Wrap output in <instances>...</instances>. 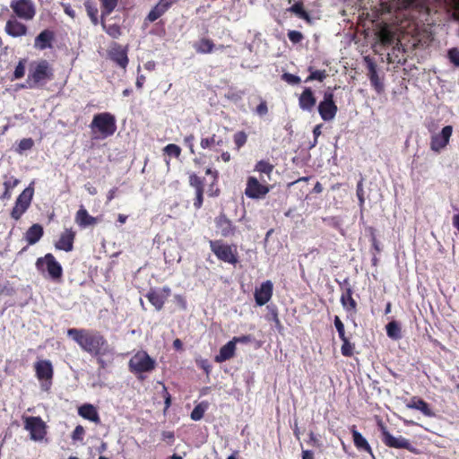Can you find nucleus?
I'll list each match as a JSON object with an SVG mask.
<instances>
[{
	"label": "nucleus",
	"instance_id": "nucleus-8",
	"mask_svg": "<svg viewBox=\"0 0 459 459\" xmlns=\"http://www.w3.org/2000/svg\"><path fill=\"white\" fill-rule=\"evenodd\" d=\"M24 429L30 432V439L41 441L46 436V423L40 417L23 416Z\"/></svg>",
	"mask_w": 459,
	"mask_h": 459
},
{
	"label": "nucleus",
	"instance_id": "nucleus-50",
	"mask_svg": "<svg viewBox=\"0 0 459 459\" xmlns=\"http://www.w3.org/2000/svg\"><path fill=\"white\" fill-rule=\"evenodd\" d=\"M288 38L292 43L296 44L302 40L303 35L298 30H290L288 32Z\"/></svg>",
	"mask_w": 459,
	"mask_h": 459
},
{
	"label": "nucleus",
	"instance_id": "nucleus-64",
	"mask_svg": "<svg viewBox=\"0 0 459 459\" xmlns=\"http://www.w3.org/2000/svg\"><path fill=\"white\" fill-rule=\"evenodd\" d=\"M453 226L459 231V212L453 216Z\"/></svg>",
	"mask_w": 459,
	"mask_h": 459
},
{
	"label": "nucleus",
	"instance_id": "nucleus-14",
	"mask_svg": "<svg viewBox=\"0 0 459 459\" xmlns=\"http://www.w3.org/2000/svg\"><path fill=\"white\" fill-rule=\"evenodd\" d=\"M269 187L259 182L255 177H249L247 182L245 194L247 197L252 199L264 198L269 192Z\"/></svg>",
	"mask_w": 459,
	"mask_h": 459
},
{
	"label": "nucleus",
	"instance_id": "nucleus-35",
	"mask_svg": "<svg viewBox=\"0 0 459 459\" xmlns=\"http://www.w3.org/2000/svg\"><path fill=\"white\" fill-rule=\"evenodd\" d=\"M207 408H208L207 403H201L197 404L191 412V415H190L191 419L195 421L200 420L204 417V414L205 411L207 410Z\"/></svg>",
	"mask_w": 459,
	"mask_h": 459
},
{
	"label": "nucleus",
	"instance_id": "nucleus-10",
	"mask_svg": "<svg viewBox=\"0 0 459 459\" xmlns=\"http://www.w3.org/2000/svg\"><path fill=\"white\" fill-rule=\"evenodd\" d=\"M32 186L33 182L30 183L16 199L15 205L11 212L13 219L19 220L30 207L34 194V188Z\"/></svg>",
	"mask_w": 459,
	"mask_h": 459
},
{
	"label": "nucleus",
	"instance_id": "nucleus-54",
	"mask_svg": "<svg viewBox=\"0 0 459 459\" xmlns=\"http://www.w3.org/2000/svg\"><path fill=\"white\" fill-rule=\"evenodd\" d=\"M364 59H365V62L367 63V66H368V79H369L370 82L373 83V59L369 56H365Z\"/></svg>",
	"mask_w": 459,
	"mask_h": 459
},
{
	"label": "nucleus",
	"instance_id": "nucleus-22",
	"mask_svg": "<svg viewBox=\"0 0 459 459\" xmlns=\"http://www.w3.org/2000/svg\"><path fill=\"white\" fill-rule=\"evenodd\" d=\"M5 31L12 37H22L27 34V27L16 19H10L5 24Z\"/></svg>",
	"mask_w": 459,
	"mask_h": 459
},
{
	"label": "nucleus",
	"instance_id": "nucleus-11",
	"mask_svg": "<svg viewBox=\"0 0 459 459\" xmlns=\"http://www.w3.org/2000/svg\"><path fill=\"white\" fill-rule=\"evenodd\" d=\"M10 7L20 19L30 21L36 14V6L32 0H12Z\"/></svg>",
	"mask_w": 459,
	"mask_h": 459
},
{
	"label": "nucleus",
	"instance_id": "nucleus-38",
	"mask_svg": "<svg viewBox=\"0 0 459 459\" xmlns=\"http://www.w3.org/2000/svg\"><path fill=\"white\" fill-rule=\"evenodd\" d=\"M255 170L269 177L273 170V166L268 161L260 160L256 163Z\"/></svg>",
	"mask_w": 459,
	"mask_h": 459
},
{
	"label": "nucleus",
	"instance_id": "nucleus-7",
	"mask_svg": "<svg viewBox=\"0 0 459 459\" xmlns=\"http://www.w3.org/2000/svg\"><path fill=\"white\" fill-rule=\"evenodd\" d=\"M378 11L375 8V40L380 41L383 45H392L394 42L397 28L394 25L377 23Z\"/></svg>",
	"mask_w": 459,
	"mask_h": 459
},
{
	"label": "nucleus",
	"instance_id": "nucleus-32",
	"mask_svg": "<svg viewBox=\"0 0 459 459\" xmlns=\"http://www.w3.org/2000/svg\"><path fill=\"white\" fill-rule=\"evenodd\" d=\"M387 336L393 340H400L402 338V329L398 322L393 320L386 326Z\"/></svg>",
	"mask_w": 459,
	"mask_h": 459
},
{
	"label": "nucleus",
	"instance_id": "nucleus-53",
	"mask_svg": "<svg viewBox=\"0 0 459 459\" xmlns=\"http://www.w3.org/2000/svg\"><path fill=\"white\" fill-rule=\"evenodd\" d=\"M83 436H84V429L81 425H78L73 431L72 438L74 441H76V440L81 441L83 439Z\"/></svg>",
	"mask_w": 459,
	"mask_h": 459
},
{
	"label": "nucleus",
	"instance_id": "nucleus-39",
	"mask_svg": "<svg viewBox=\"0 0 459 459\" xmlns=\"http://www.w3.org/2000/svg\"><path fill=\"white\" fill-rule=\"evenodd\" d=\"M290 11L291 13H294L297 14L299 18L304 20H309L308 13L303 9V5L301 3H296L294 4L290 8Z\"/></svg>",
	"mask_w": 459,
	"mask_h": 459
},
{
	"label": "nucleus",
	"instance_id": "nucleus-16",
	"mask_svg": "<svg viewBox=\"0 0 459 459\" xmlns=\"http://www.w3.org/2000/svg\"><path fill=\"white\" fill-rule=\"evenodd\" d=\"M273 285L271 281H266L255 289V299L258 306L265 305L272 298Z\"/></svg>",
	"mask_w": 459,
	"mask_h": 459
},
{
	"label": "nucleus",
	"instance_id": "nucleus-61",
	"mask_svg": "<svg viewBox=\"0 0 459 459\" xmlns=\"http://www.w3.org/2000/svg\"><path fill=\"white\" fill-rule=\"evenodd\" d=\"M375 91H377V92H381L383 91V85L379 82V79L376 73H375Z\"/></svg>",
	"mask_w": 459,
	"mask_h": 459
},
{
	"label": "nucleus",
	"instance_id": "nucleus-47",
	"mask_svg": "<svg viewBox=\"0 0 459 459\" xmlns=\"http://www.w3.org/2000/svg\"><path fill=\"white\" fill-rule=\"evenodd\" d=\"M281 77L283 81L291 85L299 84L301 81L299 76L289 73H284Z\"/></svg>",
	"mask_w": 459,
	"mask_h": 459
},
{
	"label": "nucleus",
	"instance_id": "nucleus-41",
	"mask_svg": "<svg viewBox=\"0 0 459 459\" xmlns=\"http://www.w3.org/2000/svg\"><path fill=\"white\" fill-rule=\"evenodd\" d=\"M33 144H34V143L31 138H24L20 141L16 151L19 153H22L25 151L30 150L32 148Z\"/></svg>",
	"mask_w": 459,
	"mask_h": 459
},
{
	"label": "nucleus",
	"instance_id": "nucleus-28",
	"mask_svg": "<svg viewBox=\"0 0 459 459\" xmlns=\"http://www.w3.org/2000/svg\"><path fill=\"white\" fill-rule=\"evenodd\" d=\"M43 235V228L39 224H33L25 233V239L29 245L36 244Z\"/></svg>",
	"mask_w": 459,
	"mask_h": 459
},
{
	"label": "nucleus",
	"instance_id": "nucleus-31",
	"mask_svg": "<svg viewBox=\"0 0 459 459\" xmlns=\"http://www.w3.org/2000/svg\"><path fill=\"white\" fill-rule=\"evenodd\" d=\"M216 224L222 236L227 237L233 233L234 229L231 221L228 220L224 215H221L216 220Z\"/></svg>",
	"mask_w": 459,
	"mask_h": 459
},
{
	"label": "nucleus",
	"instance_id": "nucleus-52",
	"mask_svg": "<svg viewBox=\"0 0 459 459\" xmlns=\"http://www.w3.org/2000/svg\"><path fill=\"white\" fill-rule=\"evenodd\" d=\"M189 183L190 185L195 188V192L198 191V189H203V182L199 177L196 175H191L189 178Z\"/></svg>",
	"mask_w": 459,
	"mask_h": 459
},
{
	"label": "nucleus",
	"instance_id": "nucleus-49",
	"mask_svg": "<svg viewBox=\"0 0 459 459\" xmlns=\"http://www.w3.org/2000/svg\"><path fill=\"white\" fill-rule=\"evenodd\" d=\"M448 58L455 66H459V49L451 48L448 51Z\"/></svg>",
	"mask_w": 459,
	"mask_h": 459
},
{
	"label": "nucleus",
	"instance_id": "nucleus-18",
	"mask_svg": "<svg viewBox=\"0 0 459 459\" xmlns=\"http://www.w3.org/2000/svg\"><path fill=\"white\" fill-rule=\"evenodd\" d=\"M342 289L343 290L341 296L342 307L348 312H354L357 303L351 296V289L347 279L342 283Z\"/></svg>",
	"mask_w": 459,
	"mask_h": 459
},
{
	"label": "nucleus",
	"instance_id": "nucleus-25",
	"mask_svg": "<svg viewBox=\"0 0 459 459\" xmlns=\"http://www.w3.org/2000/svg\"><path fill=\"white\" fill-rule=\"evenodd\" d=\"M53 39L54 33L49 30H44L36 37L34 47L40 50L51 48Z\"/></svg>",
	"mask_w": 459,
	"mask_h": 459
},
{
	"label": "nucleus",
	"instance_id": "nucleus-36",
	"mask_svg": "<svg viewBox=\"0 0 459 459\" xmlns=\"http://www.w3.org/2000/svg\"><path fill=\"white\" fill-rule=\"evenodd\" d=\"M222 140L217 138L215 134H212L211 137L203 138L201 140L200 145L203 149L212 148L214 145H221Z\"/></svg>",
	"mask_w": 459,
	"mask_h": 459
},
{
	"label": "nucleus",
	"instance_id": "nucleus-9",
	"mask_svg": "<svg viewBox=\"0 0 459 459\" xmlns=\"http://www.w3.org/2000/svg\"><path fill=\"white\" fill-rule=\"evenodd\" d=\"M35 371L38 379L40 381V388L48 392L52 385L53 367L49 360H39L35 364Z\"/></svg>",
	"mask_w": 459,
	"mask_h": 459
},
{
	"label": "nucleus",
	"instance_id": "nucleus-29",
	"mask_svg": "<svg viewBox=\"0 0 459 459\" xmlns=\"http://www.w3.org/2000/svg\"><path fill=\"white\" fill-rule=\"evenodd\" d=\"M75 221L79 226L85 228L94 224L96 222V219L91 216L86 209L82 206L76 212Z\"/></svg>",
	"mask_w": 459,
	"mask_h": 459
},
{
	"label": "nucleus",
	"instance_id": "nucleus-48",
	"mask_svg": "<svg viewBox=\"0 0 459 459\" xmlns=\"http://www.w3.org/2000/svg\"><path fill=\"white\" fill-rule=\"evenodd\" d=\"M334 326L338 332L339 337L341 339H344V337H346L344 332V325L342 324L340 317L337 316L334 317Z\"/></svg>",
	"mask_w": 459,
	"mask_h": 459
},
{
	"label": "nucleus",
	"instance_id": "nucleus-19",
	"mask_svg": "<svg viewBox=\"0 0 459 459\" xmlns=\"http://www.w3.org/2000/svg\"><path fill=\"white\" fill-rule=\"evenodd\" d=\"M178 0H160L158 4L150 11L146 20L150 22H155L162 16L171 5Z\"/></svg>",
	"mask_w": 459,
	"mask_h": 459
},
{
	"label": "nucleus",
	"instance_id": "nucleus-24",
	"mask_svg": "<svg viewBox=\"0 0 459 459\" xmlns=\"http://www.w3.org/2000/svg\"><path fill=\"white\" fill-rule=\"evenodd\" d=\"M110 58L116 62L120 67L126 68L128 64V57L126 48L122 46L116 45L109 52Z\"/></svg>",
	"mask_w": 459,
	"mask_h": 459
},
{
	"label": "nucleus",
	"instance_id": "nucleus-51",
	"mask_svg": "<svg viewBox=\"0 0 459 459\" xmlns=\"http://www.w3.org/2000/svg\"><path fill=\"white\" fill-rule=\"evenodd\" d=\"M325 78V71L316 70L310 74V75L307 78V82L312 80H318L322 82Z\"/></svg>",
	"mask_w": 459,
	"mask_h": 459
},
{
	"label": "nucleus",
	"instance_id": "nucleus-1",
	"mask_svg": "<svg viewBox=\"0 0 459 459\" xmlns=\"http://www.w3.org/2000/svg\"><path fill=\"white\" fill-rule=\"evenodd\" d=\"M67 335L71 337L84 351L93 356H103L110 352L107 341L98 332L70 328Z\"/></svg>",
	"mask_w": 459,
	"mask_h": 459
},
{
	"label": "nucleus",
	"instance_id": "nucleus-59",
	"mask_svg": "<svg viewBox=\"0 0 459 459\" xmlns=\"http://www.w3.org/2000/svg\"><path fill=\"white\" fill-rule=\"evenodd\" d=\"M357 195H358V198L359 200V204L361 205L363 204V202H364L363 189H362V183L361 182L358 183V186H357Z\"/></svg>",
	"mask_w": 459,
	"mask_h": 459
},
{
	"label": "nucleus",
	"instance_id": "nucleus-21",
	"mask_svg": "<svg viewBox=\"0 0 459 459\" xmlns=\"http://www.w3.org/2000/svg\"><path fill=\"white\" fill-rule=\"evenodd\" d=\"M406 406L409 409L420 411L423 415L427 417L432 418L436 416L429 404L419 396H412Z\"/></svg>",
	"mask_w": 459,
	"mask_h": 459
},
{
	"label": "nucleus",
	"instance_id": "nucleus-15",
	"mask_svg": "<svg viewBox=\"0 0 459 459\" xmlns=\"http://www.w3.org/2000/svg\"><path fill=\"white\" fill-rule=\"evenodd\" d=\"M211 247L212 252L220 260L230 264L237 263V258L230 246L220 244L218 242H211Z\"/></svg>",
	"mask_w": 459,
	"mask_h": 459
},
{
	"label": "nucleus",
	"instance_id": "nucleus-26",
	"mask_svg": "<svg viewBox=\"0 0 459 459\" xmlns=\"http://www.w3.org/2000/svg\"><path fill=\"white\" fill-rule=\"evenodd\" d=\"M235 351L236 345L234 344V342L230 340L220 349L219 354L215 357V361L221 363L231 359L235 354Z\"/></svg>",
	"mask_w": 459,
	"mask_h": 459
},
{
	"label": "nucleus",
	"instance_id": "nucleus-55",
	"mask_svg": "<svg viewBox=\"0 0 459 459\" xmlns=\"http://www.w3.org/2000/svg\"><path fill=\"white\" fill-rule=\"evenodd\" d=\"M203 204V189H198V191L195 192V199L194 202V206L196 209H199Z\"/></svg>",
	"mask_w": 459,
	"mask_h": 459
},
{
	"label": "nucleus",
	"instance_id": "nucleus-12",
	"mask_svg": "<svg viewBox=\"0 0 459 459\" xmlns=\"http://www.w3.org/2000/svg\"><path fill=\"white\" fill-rule=\"evenodd\" d=\"M452 134L453 126H446L442 128L440 133L432 134L429 143L430 150L436 153H439L448 145Z\"/></svg>",
	"mask_w": 459,
	"mask_h": 459
},
{
	"label": "nucleus",
	"instance_id": "nucleus-3",
	"mask_svg": "<svg viewBox=\"0 0 459 459\" xmlns=\"http://www.w3.org/2000/svg\"><path fill=\"white\" fill-rule=\"evenodd\" d=\"M90 127L94 139H105L113 135L116 132V118L108 112L96 114L92 118Z\"/></svg>",
	"mask_w": 459,
	"mask_h": 459
},
{
	"label": "nucleus",
	"instance_id": "nucleus-4",
	"mask_svg": "<svg viewBox=\"0 0 459 459\" xmlns=\"http://www.w3.org/2000/svg\"><path fill=\"white\" fill-rule=\"evenodd\" d=\"M132 373L138 375V378L143 379V373H150L156 367V361L144 351H137L128 362Z\"/></svg>",
	"mask_w": 459,
	"mask_h": 459
},
{
	"label": "nucleus",
	"instance_id": "nucleus-57",
	"mask_svg": "<svg viewBox=\"0 0 459 459\" xmlns=\"http://www.w3.org/2000/svg\"><path fill=\"white\" fill-rule=\"evenodd\" d=\"M268 112V108H267V105L265 102H261L257 107H256V113L260 116H264L265 115L266 113Z\"/></svg>",
	"mask_w": 459,
	"mask_h": 459
},
{
	"label": "nucleus",
	"instance_id": "nucleus-45",
	"mask_svg": "<svg viewBox=\"0 0 459 459\" xmlns=\"http://www.w3.org/2000/svg\"><path fill=\"white\" fill-rule=\"evenodd\" d=\"M164 152L169 156L178 157L180 155L181 149L179 146L170 143L164 148Z\"/></svg>",
	"mask_w": 459,
	"mask_h": 459
},
{
	"label": "nucleus",
	"instance_id": "nucleus-60",
	"mask_svg": "<svg viewBox=\"0 0 459 459\" xmlns=\"http://www.w3.org/2000/svg\"><path fill=\"white\" fill-rule=\"evenodd\" d=\"M194 140H195V137L193 134H190L185 138V143L189 147L192 153H194V144H193Z\"/></svg>",
	"mask_w": 459,
	"mask_h": 459
},
{
	"label": "nucleus",
	"instance_id": "nucleus-56",
	"mask_svg": "<svg viewBox=\"0 0 459 459\" xmlns=\"http://www.w3.org/2000/svg\"><path fill=\"white\" fill-rule=\"evenodd\" d=\"M231 341L234 342L235 345L238 342L247 343V342H249L251 341V336L250 335L236 336V337H233V339Z\"/></svg>",
	"mask_w": 459,
	"mask_h": 459
},
{
	"label": "nucleus",
	"instance_id": "nucleus-62",
	"mask_svg": "<svg viewBox=\"0 0 459 459\" xmlns=\"http://www.w3.org/2000/svg\"><path fill=\"white\" fill-rule=\"evenodd\" d=\"M145 82V76L141 74L137 76L135 85L138 89H141Z\"/></svg>",
	"mask_w": 459,
	"mask_h": 459
},
{
	"label": "nucleus",
	"instance_id": "nucleus-43",
	"mask_svg": "<svg viewBox=\"0 0 459 459\" xmlns=\"http://www.w3.org/2000/svg\"><path fill=\"white\" fill-rule=\"evenodd\" d=\"M403 8H422L425 4L424 0H401Z\"/></svg>",
	"mask_w": 459,
	"mask_h": 459
},
{
	"label": "nucleus",
	"instance_id": "nucleus-5",
	"mask_svg": "<svg viewBox=\"0 0 459 459\" xmlns=\"http://www.w3.org/2000/svg\"><path fill=\"white\" fill-rule=\"evenodd\" d=\"M377 427L380 430V438L382 442L388 447L396 449H406L413 454H418L417 448H415L410 440L400 436L394 437L384 425L382 420H377Z\"/></svg>",
	"mask_w": 459,
	"mask_h": 459
},
{
	"label": "nucleus",
	"instance_id": "nucleus-37",
	"mask_svg": "<svg viewBox=\"0 0 459 459\" xmlns=\"http://www.w3.org/2000/svg\"><path fill=\"white\" fill-rule=\"evenodd\" d=\"M103 30L113 39H118L121 35V29L117 24L107 25L105 22H101Z\"/></svg>",
	"mask_w": 459,
	"mask_h": 459
},
{
	"label": "nucleus",
	"instance_id": "nucleus-33",
	"mask_svg": "<svg viewBox=\"0 0 459 459\" xmlns=\"http://www.w3.org/2000/svg\"><path fill=\"white\" fill-rule=\"evenodd\" d=\"M194 48L198 53L208 54L212 52L214 44L211 39L204 38L195 42Z\"/></svg>",
	"mask_w": 459,
	"mask_h": 459
},
{
	"label": "nucleus",
	"instance_id": "nucleus-2",
	"mask_svg": "<svg viewBox=\"0 0 459 459\" xmlns=\"http://www.w3.org/2000/svg\"><path fill=\"white\" fill-rule=\"evenodd\" d=\"M54 77L53 69L47 60L32 62L29 67L26 84L22 88H43Z\"/></svg>",
	"mask_w": 459,
	"mask_h": 459
},
{
	"label": "nucleus",
	"instance_id": "nucleus-44",
	"mask_svg": "<svg viewBox=\"0 0 459 459\" xmlns=\"http://www.w3.org/2000/svg\"><path fill=\"white\" fill-rule=\"evenodd\" d=\"M341 340L343 342L341 348L342 354L343 356H351L353 352V345L348 341L346 337Z\"/></svg>",
	"mask_w": 459,
	"mask_h": 459
},
{
	"label": "nucleus",
	"instance_id": "nucleus-40",
	"mask_svg": "<svg viewBox=\"0 0 459 459\" xmlns=\"http://www.w3.org/2000/svg\"><path fill=\"white\" fill-rule=\"evenodd\" d=\"M25 64H26L25 59H22L19 61L18 65H16V67L14 69L13 80H18L24 76L25 68H26Z\"/></svg>",
	"mask_w": 459,
	"mask_h": 459
},
{
	"label": "nucleus",
	"instance_id": "nucleus-63",
	"mask_svg": "<svg viewBox=\"0 0 459 459\" xmlns=\"http://www.w3.org/2000/svg\"><path fill=\"white\" fill-rule=\"evenodd\" d=\"M302 459H314V454L310 450H303Z\"/></svg>",
	"mask_w": 459,
	"mask_h": 459
},
{
	"label": "nucleus",
	"instance_id": "nucleus-6",
	"mask_svg": "<svg viewBox=\"0 0 459 459\" xmlns=\"http://www.w3.org/2000/svg\"><path fill=\"white\" fill-rule=\"evenodd\" d=\"M36 268L43 275L48 273V276L53 281L60 280L63 274L61 264L52 254H47L45 256L38 258Z\"/></svg>",
	"mask_w": 459,
	"mask_h": 459
},
{
	"label": "nucleus",
	"instance_id": "nucleus-27",
	"mask_svg": "<svg viewBox=\"0 0 459 459\" xmlns=\"http://www.w3.org/2000/svg\"><path fill=\"white\" fill-rule=\"evenodd\" d=\"M78 413L82 418L89 420L92 422L98 423L100 421V416L96 408L89 403L83 404L79 408Z\"/></svg>",
	"mask_w": 459,
	"mask_h": 459
},
{
	"label": "nucleus",
	"instance_id": "nucleus-30",
	"mask_svg": "<svg viewBox=\"0 0 459 459\" xmlns=\"http://www.w3.org/2000/svg\"><path fill=\"white\" fill-rule=\"evenodd\" d=\"M352 437L353 442L358 449L366 451L373 455L370 445L359 431L352 429Z\"/></svg>",
	"mask_w": 459,
	"mask_h": 459
},
{
	"label": "nucleus",
	"instance_id": "nucleus-34",
	"mask_svg": "<svg viewBox=\"0 0 459 459\" xmlns=\"http://www.w3.org/2000/svg\"><path fill=\"white\" fill-rule=\"evenodd\" d=\"M119 0H100L101 6V15H109L117 6Z\"/></svg>",
	"mask_w": 459,
	"mask_h": 459
},
{
	"label": "nucleus",
	"instance_id": "nucleus-46",
	"mask_svg": "<svg viewBox=\"0 0 459 459\" xmlns=\"http://www.w3.org/2000/svg\"><path fill=\"white\" fill-rule=\"evenodd\" d=\"M247 134L244 132H238L234 134V143L238 148L242 147L247 142Z\"/></svg>",
	"mask_w": 459,
	"mask_h": 459
},
{
	"label": "nucleus",
	"instance_id": "nucleus-17",
	"mask_svg": "<svg viewBox=\"0 0 459 459\" xmlns=\"http://www.w3.org/2000/svg\"><path fill=\"white\" fill-rule=\"evenodd\" d=\"M170 290L164 288L159 290H151L146 294V298L150 303L157 309L160 310L169 295Z\"/></svg>",
	"mask_w": 459,
	"mask_h": 459
},
{
	"label": "nucleus",
	"instance_id": "nucleus-23",
	"mask_svg": "<svg viewBox=\"0 0 459 459\" xmlns=\"http://www.w3.org/2000/svg\"><path fill=\"white\" fill-rule=\"evenodd\" d=\"M316 103V100L310 88H306L299 99V105L302 110L311 111Z\"/></svg>",
	"mask_w": 459,
	"mask_h": 459
},
{
	"label": "nucleus",
	"instance_id": "nucleus-20",
	"mask_svg": "<svg viewBox=\"0 0 459 459\" xmlns=\"http://www.w3.org/2000/svg\"><path fill=\"white\" fill-rule=\"evenodd\" d=\"M75 232L72 229H66L61 235L59 239L56 242L55 247L56 249L70 252L74 248V240Z\"/></svg>",
	"mask_w": 459,
	"mask_h": 459
},
{
	"label": "nucleus",
	"instance_id": "nucleus-42",
	"mask_svg": "<svg viewBox=\"0 0 459 459\" xmlns=\"http://www.w3.org/2000/svg\"><path fill=\"white\" fill-rule=\"evenodd\" d=\"M87 14L90 17L91 22L96 25L98 24V9L90 3L85 4Z\"/></svg>",
	"mask_w": 459,
	"mask_h": 459
},
{
	"label": "nucleus",
	"instance_id": "nucleus-58",
	"mask_svg": "<svg viewBox=\"0 0 459 459\" xmlns=\"http://www.w3.org/2000/svg\"><path fill=\"white\" fill-rule=\"evenodd\" d=\"M19 184V180L18 179H13V181L12 180H6L4 181V186L6 190H10L14 188L17 185Z\"/></svg>",
	"mask_w": 459,
	"mask_h": 459
},
{
	"label": "nucleus",
	"instance_id": "nucleus-13",
	"mask_svg": "<svg viewBox=\"0 0 459 459\" xmlns=\"http://www.w3.org/2000/svg\"><path fill=\"white\" fill-rule=\"evenodd\" d=\"M318 112L324 121H331L335 117L337 106L334 104L332 91L325 92L324 100L318 105Z\"/></svg>",
	"mask_w": 459,
	"mask_h": 459
}]
</instances>
